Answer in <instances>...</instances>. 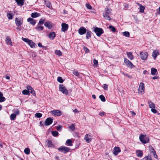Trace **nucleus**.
Instances as JSON below:
<instances>
[{
    "mask_svg": "<svg viewBox=\"0 0 160 160\" xmlns=\"http://www.w3.org/2000/svg\"><path fill=\"white\" fill-rule=\"evenodd\" d=\"M44 26L49 29H51L52 27V23L49 21H46L44 23Z\"/></svg>",
    "mask_w": 160,
    "mask_h": 160,
    "instance_id": "nucleus-16",
    "label": "nucleus"
},
{
    "mask_svg": "<svg viewBox=\"0 0 160 160\" xmlns=\"http://www.w3.org/2000/svg\"><path fill=\"white\" fill-rule=\"evenodd\" d=\"M7 16L8 18L10 19H12V18L13 15L11 13H8L7 14Z\"/></svg>",
    "mask_w": 160,
    "mask_h": 160,
    "instance_id": "nucleus-49",
    "label": "nucleus"
},
{
    "mask_svg": "<svg viewBox=\"0 0 160 160\" xmlns=\"http://www.w3.org/2000/svg\"><path fill=\"white\" fill-rule=\"evenodd\" d=\"M137 4L139 6L140 12L141 13L143 12L145 9V7L138 3L137 2Z\"/></svg>",
    "mask_w": 160,
    "mask_h": 160,
    "instance_id": "nucleus-19",
    "label": "nucleus"
},
{
    "mask_svg": "<svg viewBox=\"0 0 160 160\" xmlns=\"http://www.w3.org/2000/svg\"><path fill=\"white\" fill-rule=\"evenodd\" d=\"M152 151H151V153H152V154H153V155H154V156H155L156 155V152L155 151V150H154V149H152Z\"/></svg>",
    "mask_w": 160,
    "mask_h": 160,
    "instance_id": "nucleus-57",
    "label": "nucleus"
},
{
    "mask_svg": "<svg viewBox=\"0 0 160 160\" xmlns=\"http://www.w3.org/2000/svg\"><path fill=\"white\" fill-rule=\"evenodd\" d=\"M27 88L28 90L32 94L33 96L35 95V93L33 88L30 86L28 85L27 87Z\"/></svg>",
    "mask_w": 160,
    "mask_h": 160,
    "instance_id": "nucleus-15",
    "label": "nucleus"
},
{
    "mask_svg": "<svg viewBox=\"0 0 160 160\" xmlns=\"http://www.w3.org/2000/svg\"><path fill=\"white\" fill-rule=\"evenodd\" d=\"M83 49L84 51L85 52L87 53H88L89 52V50L88 49V48L87 47H84Z\"/></svg>",
    "mask_w": 160,
    "mask_h": 160,
    "instance_id": "nucleus-54",
    "label": "nucleus"
},
{
    "mask_svg": "<svg viewBox=\"0 0 160 160\" xmlns=\"http://www.w3.org/2000/svg\"><path fill=\"white\" fill-rule=\"evenodd\" d=\"M86 32V29L83 27L80 28L78 29V33L81 35L85 33Z\"/></svg>",
    "mask_w": 160,
    "mask_h": 160,
    "instance_id": "nucleus-10",
    "label": "nucleus"
},
{
    "mask_svg": "<svg viewBox=\"0 0 160 160\" xmlns=\"http://www.w3.org/2000/svg\"><path fill=\"white\" fill-rule=\"evenodd\" d=\"M111 9H109V8H107L106 11L105 13L107 14L110 15L111 12Z\"/></svg>",
    "mask_w": 160,
    "mask_h": 160,
    "instance_id": "nucleus-51",
    "label": "nucleus"
},
{
    "mask_svg": "<svg viewBox=\"0 0 160 160\" xmlns=\"http://www.w3.org/2000/svg\"><path fill=\"white\" fill-rule=\"evenodd\" d=\"M158 78V77L157 76H155L152 78V79L153 80L156 79Z\"/></svg>",
    "mask_w": 160,
    "mask_h": 160,
    "instance_id": "nucleus-64",
    "label": "nucleus"
},
{
    "mask_svg": "<svg viewBox=\"0 0 160 160\" xmlns=\"http://www.w3.org/2000/svg\"><path fill=\"white\" fill-rule=\"evenodd\" d=\"M144 158H145L146 160H152L151 157L149 155H148L147 156H146Z\"/></svg>",
    "mask_w": 160,
    "mask_h": 160,
    "instance_id": "nucleus-53",
    "label": "nucleus"
},
{
    "mask_svg": "<svg viewBox=\"0 0 160 160\" xmlns=\"http://www.w3.org/2000/svg\"><path fill=\"white\" fill-rule=\"evenodd\" d=\"M158 73L157 69L154 68H152L151 69V74L153 75H157Z\"/></svg>",
    "mask_w": 160,
    "mask_h": 160,
    "instance_id": "nucleus-18",
    "label": "nucleus"
},
{
    "mask_svg": "<svg viewBox=\"0 0 160 160\" xmlns=\"http://www.w3.org/2000/svg\"><path fill=\"white\" fill-rule=\"evenodd\" d=\"M40 16V14L37 13V12L32 13L31 14V17L33 18H36L39 17Z\"/></svg>",
    "mask_w": 160,
    "mask_h": 160,
    "instance_id": "nucleus-21",
    "label": "nucleus"
},
{
    "mask_svg": "<svg viewBox=\"0 0 160 160\" xmlns=\"http://www.w3.org/2000/svg\"><path fill=\"white\" fill-rule=\"evenodd\" d=\"M92 33L90 31H87L86 36V38L87 39H89L91 37Z\"/></svg>",
    "mask_w": 160,
    "mask_h": 160,
    "instance_id": "nucleus-28",
    "label": "nucleus"
},
{
    "mask_svg": "<svg viewBox=\"0 0 160 160\" xmlns=\"http://www.w3.org/2000/svg\"><path fill=\"white\" fill-rule=\"evenodd\" d=\"M45 21V19H41L39 22L38 24L42 25Z\"/></svg>",
    "mask_w": 160,
    "mask_h": 160,
    "instance_id": "nucleus-42",
    "label": "nucleus"
},
{
    "mask_svg": "<svg viewBox=\"0 0 160 160\" xmlns=\"http://www.w3.org/2000/svg\"><path fill=\"white\" fill-rule=\"evenodd\" d=\"M52 134L53 136L56 137L58 135V133L57 131H54L52 132Z\"/></svg>",
    "mask_w": 160,
    "mask_h": 160,
    "instance_id": "nucleus-41",
    "label": "nucleus"
},
{
    "mask_svg": "<svg viewBox=\"0 0 160 160\" xmlns=\"http://www.w3.org/2000/svg\"><path fill=\"white\" fill-rule=\"evenodd\" d=\"M123 35L127 37H129L130 34L128 32H123Z\"/></svg>",
    "mask_w": 160,
    "mask_h": 160,
    "instance_id": "nucleus-45",
    "label": "nucleus"
},
{
    "mask_svg": "<svg viewBox=\"0 0 160 160\" xmlns=\"http://www.w3.org/2000/svg\"><path fill=\"white\" fill-rule=\"evenodd\" d=\"M6 99L3 97V94L0 91V102H3L5 101Z\"/></svg>",
    "mask_w": 160,
    "mask_h": 160,
    "instance_id": "nucleus-20",
    "label": "nucleus"
},
{
    "mask_svg": "<svg viewBox=\"0 0 160 160\" xmlns=\"http://www.w3.org/2000/svg\"><path fill=\"white\" fill-rule=\"evenodd\" d=\"M155 108H153L151 109V111L153 113H157V110H156L155 109Z\"/></svg>",
    "mask_w": 160,
    "mask_h": 160,
    "instance_id": "nucleus-56",
    "label": "nucleus"
},
{
    "mask_svg": "<svg viewBox=\"0 0 160 160\" xmlns=\"http://www.w3.org/2000/svg\"><path fill=\"white\" fill-rule=\"evenodd\" d=\"M38 47H43V46H42V44L40 43H38Z\"/></svg>",
    "mask_w": 160,
    "mask_h": 160,
    "instance_id": "nucleus-62",
    "label": "nucleus"
},
{
    "mask_svg": "<svg viewBox=\"0 0 160 160\" xmlns=\"http://www.w3.org/2000/svg\"><path fill=\"white\" fill-rule=\"evenodd\" d=\"M53 122V119L51 118H48L46 119L45 121L44 124L46 126L50 125Z\"/></svg>",
    "mask_w": 160,
    "mask_h": 160,
    "instance_id": "nucleus-8",
    "label": "nucleus"
},
{
    "mask_svg": "<svg viewBox=\"0 0 160 160\" xmlns=\"http://www.w3.org/2000/svg\"><path fill=\"white\" fill-rule=\"evenodd\" d=\"M124 62L127 67L132 68L134 67L133 64L126 58H124Z\"/></svg>",
    "mask_w": 160,
    "mask_h": 160,
    "instance_id": "nucleus-5",
    "label": "nucleus"
},
{
    "mask_svg": "<svg viewBox=\"0 0 160 160\" xmlns=\"http://www.w3.org/2000/svg\"><path fill=\"white\" fill-rule=\"evenodd\" d=\"M35 29L38 31H40L42 30L43 29V27L39 26V24H38L35 28Z\"/></svg>",
    "mask_w": 160,
    "mask_h": 160,
    "instance_id": "nucleus-32",
    "label": "nucleus"
},
{
    "mask_svg": "<svg viewBox=\"0 0 160 160\" xmlns=\"http://www.w3.org/2000/svg\"><path fill=\"white\" fill-rule=\"evenodd\" d=\"M109 14H107L105 13H103V16L104 18L106 20H110L111 19V18L110 17Z\"/></svg>",
    "mask_w": 160,
    "mask_h": 160,
    "instance_id": "nucleus-26",
    "label": "nucleus"
},
{
    "mask_svg": "<svg viewBox=\"0 0 160 160\" xmlns=\"http://www.w3.org/2000/svg\"><path fill=\"white\" fill-rule=\"evenodd\" d=\"M113 154L115 155H117L121 152L120 148L118 147H115L113 148Z\"/></svg>",
    "mask_w": 160,
    "mask_h": 160,
    "instance_id": "nucleus-12",
    "label": "nucleus"
},
{
    "mask_svg": "<svg viewBox=\"0 0 160 160\" xmlns=\"http://www.w3.org/2000/svg\"><path fill=\"white\" fill-rule=\"evenodd\" d=\"M70 148L68 147H66L65 146H61L58 148V150L63 152L64 154L66 153L67 152H68L70 150Z\"/></svg>",
    "mask_w": 160,
    "mask_h": 160,
    "instance_id": "nucleus-4",
    "label": "nucleus"
},
{
    "mask_svg": "<svg viewBox=\"0 0 160 160\" xmlns=\"http://www.w3.org/2000/svg\"><path fill=\"white\" fill-rule=\"evenodd\" d=\"M55 53L56 54L59 56H61L62 55V52L59 50H56L55 51Z\"/></svg>",
    "mask_w": 160,
    "mask_h": 160,
    "instance_id": "nucleus-35",
    "label": "nucleus"
},
{
    "mask_svg": "<svg viewBox=\"0 0 160 160\" xmlns=\"http://www.w3.org/2000/svg\"><path fill=\"white\" fill-rule=\"evenodd\" d=\"M51 114L57 116H60L62 114V112L59 110L51 111L50 112Z\"/></svg>",
    "mask_w": 160,
    "mask_h": 160,
    "instance_id": "nucleus-9",
    "label": "nucleus"
},
{
    "mask_svg": "<svg viewBox=\"0 0 160 160\" xmlns=\"http://www.w3.org/2000/svg\"><path fill=\"white\" fill-rule=\"evenodd\" d=\"M62 127V126H61L58 125L56 129L58 131H59L61 129Z\"/></svg>",
    "mask_w": 160,
    "mask_h": 160,
    "instance_id": "nucleus-60",
    "label": "nucleus"
},
{
    "mask_svg": "<svg viewBox=\"0 0 160 160\" xmlns=\"http://www.w3.org/2000/svg\"><path fill=\"white\" fill-rule=\"evenodd\" d=\"M148 103L150 108L152 109L153 108H155V104L151 101H148Z\"/></svg>",
    "mask_w": 160,
    "mask_h": 160,
    "instance_id": "nucleus-24",
    "label": "nucleus"
},
{
    "mask_svg": "<svg viewBox=\"0 0 160 160\" xmlns=\"http://www.w3.org/2000/svg\"><path fill=\"white\" fill-rule=\"evenodd\" d=\"M16 115L14 113L10 115V119L11 120H14L16 118Z\"/></svg>",
    "mask_w": 160,
    "mask_h": 160,
    "instance_id": "nucleus-36",
    "label": "nucleus"
},
{
    "mask_svg": "<svg viewBox=\"0 0 160 160\" xmlns=\"http://www.w3.org/2000/svg\"><path fill=\"white\" fill-rule=\"evenodd\" d=\"M69 128L72 131L75 130V128L74 124H72L71 125L69 126Z\"/></svg>",
    "mask_w": 160,
    "mask_h": 160,
    "instance_id": "nucleus-50",
    "label": "nucleus"
},
{
    "mask_svg": "<svg viewBox=\"0 0 160 160\" xmlns=\"http://www.w3.org/2000/svg\"><path fill=\"white\" fill-rule=\"evenodd\" d=\"M35 116L37 117V118H40L42 116V114L40 113H37L35 114Z\"/></svg>",
    "mask_w": 160,
    "mask_h": 160,
    "instance_id": "nucleus-47",
    "label": "nucleus"
},
{
    "mask_svg": "<svg viewBox=\"0 0 160 160\" xmlns=\"http://www.w3.org/2000/svg\"><path fill=\"white\" fill-rule=\"evenodd\" d=\"M57 80L58 82L62 83L63 82V80L61 77H59L58 78Z\"/></svg>",
    "mask_w": 160,
    "mask_h": 160,
    "instance_id": "nucleus-46",
    "label": "nucleus"
},
{
    "mask_svg": "<svg viewBox=\"0 0 160 160\" xmlns=\"http://www.w3.org/2000/svg\"><path fill=\"white\" fill-rule=\"evenodd\" d=\"M27 21L28 22H30V23L31 24H32L33 25H35L36 24V22L35 21H34L33 19L31 18H28L27 19Z\"/></svg>",
    "mask_w": 160,
    "mask_h": 160,
    "instance_id": "nucleus-25",
    "label": "nucleus"
},
{
    "mask_svg": "<svg viewBox=\"0 0 160 160\" xmlns=\"http://www.w3.org/2000/svg\"><path fill=\"white\" fill-rule=\"evenodd\" d=\"M136 153L137 154V156L141 158L142 156L143 152L142 151H137L136 152Z\"/></svg>",
    "mask_w": 160,
    "mask_h": 160,
    "instance_id": "nucleus-29",
    "label": "nucleus"
},
{
    "mask_svg": "<svg viewBox=\"0 0 160 160\" xmlns=\"http://www.w3.org/2000/svg\"><path fill=\"white\" fill-rule=\"evenodd\" d=\"M140 141L143 143H146L148 142L149 140L148 138L146 135L141 134L139 136Z\"/></svg>",
    "mask_w": 160,
    "mask_h": 160,
    "instance_id": "nucleus-1",
    "label": "nucleus"
},
{
    "mask_svg": "<svg viewBox=\"0 0 160 160\" xmlns=\"http://www.w3.org/2000/svg\"><path fill=\"white\" fill-rule=\"evenodd\" d=\"M93 28L94 32L98 37H100L104 33L103 30L102 28L98 27H93Z\"/></svg>",
    "mask_w": 160,
    "mask_h": 160,
    "instance_id": "nucleus-2",
    "label": "nucleus"
},
{
    "mask_svg": "<svg viewBox=\"0 0 160 160\" xmlns=\"http://www.w3.org/2000/svg\"><path fill=\"white\" fill-rule=\"evenodd\" d=\"M28 44L30 45V47L31 48H35V46L36 45L35 43L32 42L31 40H30V42H29Z\"/></svg>",
    "mask_w": 160,
    "mask_h": 160,
    "instance_id": "nucleus-30",
    "label": "nucleus"
},
{
    "mask_svg": "<svg viewBox=\"0 0 160 160\" xmlns=\"http://www.w3.org/2000/svg\"><path fill=\"white\" fill-rule=\"evenodd\" d=\"M48 148L51 147L52 146V142L50 140H48L47 145Z\"/></svg>",
    "mask_w": 160,
    "mask_h": 160,
    "instance_id": "nucleus-38",
    "label": "nucleus"
},
{
    "mask_svg": "<svg viewBox=\"0 0 160 160\" xmlns=\"http://www.w3.org/2000/svg\"><path fill=\"white\" fill-rule=\"evenodd\" d=\"M84 139L87 143H89L92 140V138L89 134H87L86 135Z\"/></svg>",
    "mask_w": 160,
    "mask_h": 160,
    "instance_id": "nucleus-11",
    "label": "nucleus"
},
{
    "mask_svg": "<svg viewBox=\"0 0 160 160\" xmlns=\"http://www.w3.org/2000/svg\"><path fill=\"white\" fill-rule=\"evenodd\" d=\"M73 111L74 112H79V111H78L76 109H74V110H73Z\"/></svg>",
    "mask_w": 160,
    "mask_h": 160,
    "instance_id": "nucleus-63",
    "label": "nucleus"
},
{
    "mask_svg": "<svg viewBox=\"0 0 160 160\" xmlns=\"http://www.w3.org/2000/svg\"><path fill=\"white\" fill-rule=\"evenodd\" d=\"M56 34L54 32H51L49 34L48 37L52 40H53L55 38Z\"/></svg>",
    "mask_w": 160,
    "mask_h": 160,
    "instance_id": "nucleus-17",
    "label": "nucleus"
},
{
    "mask_svg": "<svg viewBox=\"0 0 160 160\" xmlns=\"http://www.w3.org/2000/svg\"><path fill=\"white\" fill-rule=\"evenodd\" d=\"M86 6L87 8L89 9H91L92 8V7L89 4L86 3Z\"/></svg>",
    "mask_w": 160,
    "mask_h": 160,
    "instance_id": "nucleus-55",
    "label": "nucleus"
},
{
    "mask_svg": "<svg viewBox=\"0 0 160 160\" xmlns=\"http://www.w3.org/2000/svg\"><path fill=\"white\" fill-rule=\"evenodd\" d=\"M22 93L24 95H29L30 94L29 92L27 90L25 89L23 90Z\"/></svg>",
    "mask_w": 160,
    "mask_h": 160,
    "instance_id": "nucleus-37",
    "label": "nucleus"
},
{
    "mask_svg": "<svg viewBox=\"0 0 160 160\" xmlns=\"http://www.w3.org/2000/svg\"><path fill=\"white\" fill-rule=\"evenodd\" d=\"M45 4L47 7L50 8L51 7V5L50 2L48 1L45 0Z\"/></svg>",
    "mask_w": 160,
    "mask_h": 160,
    "instance_id": "nucleus-33",
    "label": "nucleus"
},
{
    "mask_svg": "<svg viewBox=\"0 0 160 160\" xmlns=\"http://www.w3.org/2000/svg\"><path fill=\"white\" fill-rule=\"evenodd\" d=\"M72 73L76 76H78L79 74V73L78 72L75 71H73Z\"/></svg>",
    "mask_w": 160,
    "mask_h": 160,
    "instance_id": "nucleus-52",
    "label": "nucleus"
},
{
    "mask_svg": "<svg viewBox=\"0 0 160 160\" xmlns=\"http://www.w3.org/2000/svg\"><path fill=\"white\" fill-rule=\"evenodd\" d=\"M140 92L143 93L144 91V85L143 82H141L139 85L138 89Z\"/></svg>",
    "mask_w": 160,
    "mask_h": 160,
    "instance_id": "nucleus-13",
    "label": "nucleus"
},
{
    "mask_svg": "<svg viewBox=\"0 0 160 160\" xmlns=\"http://www.w3.org/2000/svg\"><path fill=\"white\" fill-rule=\"evenodd\" d=\"M23 23V18H17L15 19V23L16 25L19 27L21 26Z\"/></svg>",
    "mask_w": 160,
    "mask_h": 160,
    "instance_id": "nucleus-6",
    "label": "nucleus"
},
{
    "mask_svg": "<svg viewBox=\"0 0 160 160\" xmlns=\"http://www.w3.org/2000/svg\"><path fill=\"white\" fill-rule=\"evenodd\" d=\"M109 28L111 29V30L113 32H115L116 31V29L115 28L112 26L110 25L109 26Z\"/></svg>",
    "mask_w": 160,
    "mask_h": 160,
    "instance_id": "nucleus-48",
    "label": "nucleus"
},
{
    "mask_svg": "<svg viewBox=\"0 0 160 160\" xmlns=\"http://www.w3.org/2000/svg\"><path fill=\"white\" fill-rule=\"evenodd\" d=\"M140 54L141 55V58L143 60H145L148 56V53L147 52H140Z\"/></svg>",
    "mask_w": 160,
    "mask_h": 160,
    "instance_id": "nucleus-7",
    "label": "nucleus"
},
{
    "mask_svg": "<svg viewBox=\"0 0 160 160\" xmlns=\"http://www.w3.org/2000/svg\"><path fill=\"white\" fill-rule=\"evenodd\" d=\"M108 88V85H107L106 84H104L103 88L105 90H107Z\"/></svg>",
    "mask_w": 160,
    "mask_h": 160,
    "instance_id": "nucleus-58",
    "label": "nucleus"
},
{
    "mask_svg": "<svg viewBox=\"0 0 160 160\" xmlns=\"http://www.w3.org/2000/svg\"><path fill=\"white\" fill-rule=\"evenodd\" d=\"M66 143L68 146H72V141L70 139H68L66 141Z\"/></svg>",
    "mask_w": 160,
    "mask_h": 160,
    "instance_id": "nucleus-34",
    "label": "nucleus"
},
{
    "mask_svg": "<svg viewBox=\"0 0 160 160\" xmlns=\"http://www.w3.org/2000/svg\"><path fill=\"white\" fill-rule=\"evenodd\" d=\"M22 39L23 41L27 43L28 44L29 43V42L30 41V40H29L28 38H24L23 37L22 38Z\"/></svg>",
    "mask_w": 160,
    "mask_h": 160,
    "instance_id": "nucleus-44",
    "label": "nucleus"
},
{
    "mask_svg": "<svg viewBox=\"0 0 160 160\" xmlns=\"http://www.w3.org/2000/svg\"><path fill=\"white\" fill-rule=\"evenodd\" d=\"M13 112L14 113V114L16 115H18L20 113L18 109H15L14 110Z\"/></svg>",
    "mask_w": 160,
    "mask_h": 160,
    "instance_id": "nucleus-43",
    "label": "nucleus"
},
{
    "mask_svg": "<svg viewBox=\"0 0 160 160\" xmlns=\"http://www.w3.org/2000/svg\"><path fill=\"white\" fill-rule=\"evenodd\" d=\"M127 54L128 56V57L130 60H132L133 59V56L132 55V53L130 52H127Z\"/></svg>",
    "mask_w": 160,
    "mask_h": 160,
    "instance_id": "nucleus-27",
    "label": "nucleus"
},
{
    "mask_svg": "<svg viewBox=\"0 0 160 160\" xmlns=\"http://www.w3.org/2000/svg\"><path fill=\"white\" fill-rule=\"evenodd\" d=\"M158 54H159L158 52L156 51H154L152 53V56L154 59H155Z\"/></svg>",
    "mask_w": 160,
    "mask_h": 160,
    "instance_id": "nucleus-31",
    "label": "nucleus"
},
{
    "mask_svg": "<svg viewBox=\"0 0 160 160\" xmlns=\"http://www.w3.org/2000/svg\"><path fill=\"white\" fill-rule=\"evenodd\" d=\"M105 115V113L104 112H101L99 113V115L101 116H103Z\"/></svg>",
    "mask_w": 160,
    "mask_h": 160,
    "instance_id": "nucleus-59",
    "label": "nucleus"
},
{
    "mask_svg": "<svg viewBox=\"0 0 160 160\" xmlns=\"http://www.w3.org/2000/svg\"><path fill=\"white\" fill-rule=\"evenodd\" d=\"M59 90L63 94L67 95L68 94V90L63 85L61 84L59 85Z\"/></svg>",
    "mask_w": 160,
    "mask_h": 160,
    "instance_id": "nucleus-3",
    "label": "nucleus"
},
{
    "mask_svg": "<svg viewBox=\"0 0 160 160\" xmlns=\"http://www.w3.org/2000/svg\"><path fill=\"white\" fill-rule=\"evenodd\" d=\"M6 41L7 44H10L11 46H12L11 39L9 37L7 36L6 37Z\"/></svg>",
    "mask_w": 160,
    "mask_h": 160,
    "instance_id": "nucleus-23",
    "label": "nucleus"
},
{
    "mask_svg": "<svg viewBox=\"0 0 160 160\" xmlns=\"http://www.w3.org/2000/svg\"><path fill=\"white\" fill-rule=\"evenodd\" d=\"M99 97L102 101L103 102H104L105 101L106 99L104 96L103 95H100L99 96Z\"/></svg>",
    "mask_w": 160,
    "mask_h": 160,
    "instance_id": "nucleus-39",
    "label": "nucleus"
},
{
    "mask_svg": "<svg viewBox=\"0 0 160 160\" xmlns=\"http://www.w3.org/2000/svg\"><path fill=\"white\" fill-rule=\"evenodd\" d=\"M93 63H94V64L95 65L97 64H98V61L97 60H96L95 59H94Z\"/></svg>",
    "mask_w": 160,
    "mask_h": 160,
    "instance_id": "nucleus-61",
    "label": "nucleus"
},
{
    "mask_svg": "<svg viewBox=\"0 0 160 160\" xmlns=\"http://www.w3.org/2000/svg\"><path fill=\"white\" fill-rule=\"evenodd\" d=\"M17 2L18 5L22 6L24 4L23 0H15Z\"/></svg>",
    "mask_w": 160,
    "mask_h": 160,
    "instance_id": "nucleus-22",
    "label": "nucleus"
},
{
    "mask_svg": "<svg viewBox=\"0 0 160 160\" xmlns=\"http://www.w3.org/2000/svg\"><path fill=\"white\" fill-rule=\"evenodd\" d=\"M30 150L28 148H26L24 150V152L27 155H28L30 153Z\"/></svg>",
    "mask_w": 160,
    "mask_h": 160,
    "instance_id": "nucleus-40",
    "label": "nucleus"
},
{
    "mask_svg": "<svg viewBox=\"0 0 160 160\" xmlns=\"http://www.w3.org/2000/svg\"><path fill=\"white\" fill-rule=\"evenodd\" d=\"M68 28V25L65 23H62V30L63 32H65L67 31Z\"/></svg>",
    "mask_w": 160,
    "mask_h": 160,
    "instance_id": "nucleus-14",
    "label": "nucleus"
}]
</instances>
